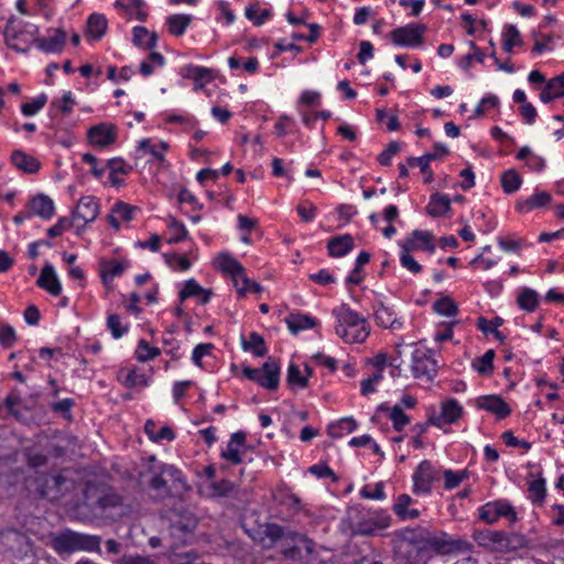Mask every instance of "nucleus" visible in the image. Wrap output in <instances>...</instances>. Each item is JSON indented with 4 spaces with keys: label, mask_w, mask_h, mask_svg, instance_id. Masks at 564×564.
Wrapping results in <instances>:
<instances>
[{
    "label": "nucleus",
    "mask_w": 564,
    "mask_h": 564,
    "mask_svg": "<svg viewBox=\"0 0 564 564\" xmlns=\"http://www.w3.org/2000/svg\"><path fill=\"white\" fill-rule=\"evenodd\" d=\"M503 51L511 53L513 47L522 44L521 34L518 28L513 24L507 25L502 32Z\"/></svg>",
    "instance_id": "46"
},
{
    "label": "nucleus",
    "mask_w": 564,
    "mask_h": 564,
    "mask_svg": "<svg viewBox=\"0 0 564 564\" xmlns=\"http://www.w3.org/2000/svg\"><path fill=\"white\" fill-rule=\"evenodd\" d=\"M197 523V518L192 512H182L171 520V534L186 543L187 536L194 532Z\"/></svg>",
    "instance_id": "16"
},
{
    "label": "nucleus",
    "mask_w": 564,
    "mask_h": 564,
    "mask_svg": "<svg viewBox=\"0 0 564 564\" xmlns=\"http://www.w3.org/2000/svg\"><path fill=\"white\" fill-rule=\"evenodd\" d=\"M437 361L433 351L425 347H415L411 356V372L414 378L431 382L437 375Z\"/></svg>",
    "instance_id": "10"
},
{
    "label": "nucleus",
    "mask_w": 564,
    "mask_h": 564,
    "mask_svg": "<svg viewBox=\"0 0 564 564\" xmlns=\"http://www.w3.org/2000/svg\"><path fill=\"white\" fill-rule=\"evenodd\" d=\"M413 499L408 494H401L397 497L392 510L401 521L414 520L421 516V511L416 508H411Z\"/></svg>",
    "instance_id": "27"
},
{
    "label": "nucleus",
    "mask_w": 564,
    "mask_h": 564,
    "mask_svg": "<svg viewBox=\"0 0 564 564\" xmlns=\"http://www.w3.org/2000/svg\"><path fill=\"white\" fill-rule=\"evenodd\" d=\"M169 229L172 232V236L167 240L169 243H178L187 238V229L185 225L176 219H172Z\"/></svg>",
    "instance_id": "59"
},
{
    "label": "nucleus",
    "mask_w": 564,
    "mask_h": 564,
    "mask_svg": "<svg viewBox=\"0 0 564 564\" xmlns=\"http://www.w3.org/2000/svg\"><path fill=\"white\" fill-rule=\"evenodd\" d=\"M235 288L237 290L239 297L246 296V294L249 292L259 294L263 290V288L258 282L249 279L246 275V269H243V274L239 276L238 285H235Z\"/></svg>",
    "instance_id": "50"
},
{
    "label": "nucleus",
    "mask_w": 564,
    "mask_h": 564,
    "mask_svg": "<svg viewBox=\"0 0 564 564\" xmlns=\"http://www.w3.org/2000/svg\"><path fill=\"white\" fill-rule=\"evenodd\" d=\"M426 25L409 23L391 31L390 37L395 46L417 47L423 43Z\"/></svg>",
    "instance_id": "11"
},
{
    "label": "nucleus",
    "mask_w": 564,
    "mask_h": 564,
    "mask_svg": "<svg viewBox=\"0 0 564 564\" xmlns=\"http://www.w3.org/2000/svg\"><path fill=\"white\" fill-rule=\"evenodd\" d=\"M236 489V486L232 481L228 479H220L217 481H212L208 486L209 492L207 494L210 498H221V497H230Z\"/></svg>",
    "instance_id": "45"
},
{
    "label": "nucleus",
    "mask_w": 564,
    "mask_h": 564,
    "mask_svg": "<svg viewBox=\"0 0 564 564\" xmlns=\"http://www.w3.org/2000/svg\"><path fill=\"white\" fill-rule=\"evenodd\" d=\"M159 147L161 150H159L156 145L152 144L150 139H142L138 143L139 150L149 152L155 160L162 162L164 161V152L167 150L169 145L166 142L161 141Z\"/></svg>",
    "instance_id": "55"
},
{
    "label": "nucleus",
    "mask_w": 564,
    "mask_h": 564,
    "mask_svg": "<svg viewBox=\"0 0 564 564\" xmlns=\"http://www.w3.org/2000/svg\"><path fill=\"white\" fill-rule=\"evenodd\" d=\"M101 538L74 531H65L55 539V549L58 552L73 553L76 551L100 553Z\"/></svg>",
    "instance_id": "6"
},
{
    "label": "nucleus",
    "mask_w": 564,
    "mask_h": 564,
    "mask_svg": "<svg viewBox=\"0 0 564 564\" xmlns=\"http://www.w3.org/2000/svg\"><path fill=\"white\" fill-rule=\"evenodd\" d=\"M75 405V400L72 398H65L63 400L52 402L50 409L54 413L61 414L66 420H72V409Z\"/></svg>",
    "instance_id": "58"
},
{
    "label": "nucleus",
    "mask_w": 564,
    "mask_h": 564,
    "mask_svg": "<svg viewBox=\"0 0 564 564\" xmlns=\"http://www.w3.org/2000/svg\"><path fill=\"white\" fill-rule=\"evenodd\" d=\"M354 239L348 234L336 236L327 242L328 253L334 258L346 256L354 249Z\"/></svg>",
    "instance_id": "32"
},
{
    "label": "nucleus",
    "mask_w": 564,
    "mask_h": 564,
    "mask_svg": "<svg viewBox=\"0 0 564 564\" xmlns=\"http://www.w3.org/2000/svg\"><path fill=\"white\" fill-rule=\"evenodd\" d=\"M107 328L115 339L121 338L129 330V325L122 323L120 315L110 314L107 317Z\"/></svg>",
    "instance_id": "53"
},
{
    "label": "nucleus",
    "mask_w": 564,
    "mask_h": 564,
    "mask_svg": "<svg viewBox=\"0 0 564 564\" xmlns=\"http://www.w3.org/2000/svg\"><path fill=\"white\" fill-rule=\"evenodd\" d=\"M285 323L292 334L314 328L317 325V321L314 317L301 313H291L285 318Z\"/></svg>",
    "instance_id": "34"
},
{
    "label": "nucleus",
    "mask_w": 564,
    "mask_h": 564,
    "mask_svg": "<svg viewBox=\"0 0 564 564\" xmlns=\"http://www.w3.org/2000/svg\"><path fill=\"white\" fill-rule=\"evenodd\" d=\"M475 405L479 410H485L495 414L498 419H506L511 414V408L498 394H487L478 397L475 400Z\"/></svg>",
    "instance_id": "17"
},
{
    "label": "nucleus",
    "mask_w": 564,
    "mask_h": 564,
    "mask_svg": "<svg viewBox=\"0 0 564 564\" xmlns=\"http://www.w3.org/2000/svg\"><path fill=\"white\" fill-rule=\"evenodd\" d=\"M495 351L487 350L481 357L473 361V368L482 376H489L494 371Z\"/></svg>",
    "instance_id": "47"
},
{
    "label": "nucleus",
    "mask_w": 564,
    "mask_h": 564,
    "mask_svg": "<svg viewBox=\"0 0 564 564\" xmlns=\"http://www.w3.org/2000/svg\"><path fill=\"white\" fill-rule=\"evenodd\" d=\"M434 311L443 316H455L458 313L456 303L449 296H443L433 304Z\"/></svg>",
    "instance_id": "56"
},
{
    "label": "nucleus",
    "mask_w": 564,
    "mask_h": 564,
    "mask_svg": "<svg viewBox=\"0 0 564 564\" xmlns=\"http://www.w3.org/2000/svg\"><path fill=\"white\" fill-rule=\"evenodd\" d=\"M212 290L204 289L200 286L195 279L186 280L183 289L178 293L181 302L189 297H198L199 304L205 305L212 299Z\"/></svg>",
    "instance_id": "24"
},
{
    "label": "nucleus",
    "mask_w": 564,
    "mask_h": 564,
    "mask_svg": "<svg viewBox=\"0 0 564 564\" xmlns=\"http://www.w3.org/2000/svg\"><path fill=\"white\" fill-rule=\"evenodd\" d=\"M500 183L506 194H513L520 189L522 177L514 169H510L502 173Z\"/></svg>",
    "instance_id": "44"
},
{
    "label": "nucleus",
    "mask_w": 564,
    "mask_h": 564,
    "mask_svg": "<svg viewBox=\"0 0 564 564\" xmlns=\"http://www.w3.org/2000/svg\"><path fill=\"white\" fill-rule=\"evenodd\" d=\"M395 564H427L435 554L470 552L471 543L451 539L446 533L432 534L423 528L405 527L390 533Z\"/></svg>",
    "instance_id": "1"
},
{
    "label": "nucleus",
    "mask_w": 564,
    "mask_h": 564,
    "mask_svg": "<svg viewBox=\"0 0 564 564\" xmlns=\"http://www.w3.org/2000/svg\"><path fill=\"white\" fill-rule=\"evenodd\" d=\"M47 102L46 94L42 93L32 101L21 105V112L24 117H32L40 112Z\"/></svg>",
    "instance_id": "54"
},
{
    "label": "nucleus",
    "mask_w": 564,
    "mask_h": 564,
    "mask_svg": "<svg viewBox=\"0 0 564 564\" xmlns=\"http://www.w3.org/2000/svg\"><path fill=\"white\" fill-rule=\"evenodd\" d=\"M383 378L381 370H376L372 375L361 381L360 392L362 395H368L376 391V384Z\"/></svg>",
    "instance_id": "62"
},
{
    "label": "nucleus",
    "mask_w": 564,
    "mask_h": 564,
    "mask_svg": "<svg viewBox=\"0 0 564 564\" xmlns=\"http://www.w3.org/2000/svg\"><path fill=\"white\" fill-rule=\"evenodd\" d=\"M503 324V319L499 316L494 318V328H489L488 319L485 317H478L476 326L477 328L482 332L485 335L492 334L495 338H497L500 341L505 340V336L501 332L498 330V327H500Z\"/></svg>",
    "instance_id": "51"
},
{
    "label": "nucleus",
    "mask_w": 564,
    "mask_h": 564,
    "mask_svg": "<svg viewBox=\"0 0 564 564\" xmlns=\"http://www.w3.org/2000/svg\"><path fill=\"white\" fill-rule=\"evenodd\" d=\"M391 521L392 519L390 516L359 521L355 527V533L362 536L375 535L378 530L389 528L391 525Z\"/></svg>",
    "instance_id": "28"
},
{
    "label": "nucleus",
    "mask_w": 564,
    "mask_h": 564,
    "mask_svg": "<svg viewBox=\"0 0 564 564\" xmlns=\"http://www.w3.org/2000/svg\"><path fill=\"white\" fill-rule=\"evenodd\" d=\"M75 100L72 91H66L61 99H54L51 101L48 108V115L51 118H55L58 112L68 115L73 111Z\"/></svg>",
    "instance_id": "41"
},
{
    "label": "nucleus",
    "mask_w": 564,
    "mask_h": 564,
    "mask_svg": "<svg viewBox=\"0 0 564 564\" xmlns=\"http://www.w3.org/2000/svg\"><path fill=\"white\" fill-rule=\"evenodd\" d=\"M288 383L291 386H299L301 388L307 387V377L301 373L300 368L295 364H290L288 368Z\"/></svg>",
    "instance_id": "61"
},
{
    "label": "nucleus",
    "mask_w": 564,
    "mask_h": 564,
    "mask_svg": "<svg viewBox=\"0 0 564 564\" xmlns=\"http://www.w3.org/2000/svg\"><path fill=\"white\" fill-rule=\"evenodd\" d=\"M173 329L166 330L162 337V343L164 346L169 347L165 352L170 355L173 360H178L182 357L178 351L181 343L173 337Z\"/></svg>",
    "instance_id": "57"
},
{
    "label": "nucleus",
    "mask_w": 564,
    "mask_h": 564,
    "mask_svg": "<svg viewBox=\"0 0 564 564\" xmlns=\"http://www.w3.org/2000/svg\"><path fill=\"white\" fill-rule=\"evenodd\" d=\"M83 506L98 519H113L123 506V497L105 482H88L83 494Z\"/></svg>",
    "instance_id": "2"
},
{
    "label": "nucleus",
    "mask_w": 564,
    "mask_h": 564,
    "mask_svg": "<svg viewBox=\"0 0 564 564\" xmlns=\"http://www.w3.org/2000/svg\"><path fill=\"white\" fill-rule=\"evenodd\" d=\"M149 486L161 497H166L173 492L187 490L186 479L183 473L173 465L161 464L158 471L151 477Z\"/></svg>",
    "instance_id": "4"
},
{
    "label": "nucleus",
    "mask_w": 564,
    "mask_h": 564,
    "mask_svg": "<svg viewBox=\"0 0 564 564\" xmlns=\"http://www.w3.org/2000/svg\"><path fill=\"white\" fill-rule=\"evenodd\" d=\"M241 347L245 351H252L256 357H263L268 351L264 338L257 332L250 333L249 339L241 336Z\"/></svg>",
    "instance_id": "39"
},
{
    "label": "nucleus",
    "mask_w": 564,
    "mask_h": 564,
    "mask_svg": "<svg viewBox=\"0 0 564 564\" xmlns=\"http://www.w3.org/2000/svg\"><path fill=\"white\" fill-rule=\"evenodd\" d=\"M373 315L379 327L391 330H400L403 327V321L398 317L393 307L386 305L381 301L373 305Z\"/></svg>",
    "instance_id": "20"
},
{
    "label": "nucleus",
    "mask_w": 564,
    "mask_h": 564,
    "mask_svg": "<svg viewBox=\"0 0 564 564\" xmlns=\"http://www.w3.org/2000/svg\"><path fill=\"white\" fill-rule=\"evenodd\" d=\"M123 384L130 389L134 387L147 386L148 379L144 373L138 372L135 369H131L124 377Z\"/></svg>",
    "instance_id": "64"
},
{
    "label": "nucleus",
    "mask_w": 564,
    "mask_h": 564,
    "mask_svg": "<svg viewBox=\"0 0 564 564\" xmlns=\"http://www.w3.org/2000/svg\"><path fill=\"white\" fill-rule=\"evenodd\" d=\"M451 208V199L447 195L435 193L432 194L426 205V212L432 217H442Z\"/></svg>",
    "instance_id": "36"
},
{
    "label": "nucleus",
    "mask_w": 564,
    "mask_h": 564,
    "mask_svg": "<svg viewBox=\"0 0 564 564\" xmlns=\"http://www.w3.org/2000/svg\"><path fill=\"white\" fill-rule=\"evenodd\" d=\"M29 206L33 215H36L43 219H51L55 213L54 202L44 194H39L33 197Z\"/></svg>",
    "instance_id": "31"
},
{
    "label": "nucleus",
    "mask_w": 564,
    "mask_h": 564,
    "mask_svg": "<svg viewBox=\"0 0 564 564\" xmlns=\"http://www.w3.org/2000/svg\"><path fill=\"white\" fill-rule=\"evenodd\" d=\"M440 477V471L430 460L421 462L412 476L414 494H431L433 484L438 481Z\"/></svg>",
    "instance_id": "13"
},
{
    "label": "nucleus",
    "mask_w": 564,
    "mask_h": 564,
    "mask_svg": "<svg viewBox=\"0 0 564 564\" xmlns=\"http://www.w3.org/2000/svg\"><path fill=\"white\" fill-rule=\"evenodd\" d=\"M66 43V32L62 29H55L50 37H36L35 44L44 53H59Z\"/></svg>",
    "instance_id": "26"
},
{
    "label": "nucleus",
    "mask_w": 564,
    "mask_h": 564,
    "mask_svg": "<svg viewBox=\"0 0 564 564\" xmlns=\"http://www.w3.org/2000/svg\"><path fill=\"white\" fill-rule=\"evenodd\" d=\"M437 159H440L438 153L430 152V153H426L419 158H414V156L409 158L408 165L410 167H416V166L422 167V174L425 175L424 182L431 183L433 180V172L430 167V162L437 160Z\"/></svg>",
    "instance_id": "42"
},
{
    "label": "nucleus",
    "mask_w": 564,
    "mask_h": 564,
    "mask_svg": "<svg viewBox=\"0 0 564 564\" xmlns=\"http://www.w3.org/2000/svg\"><path fill=\"white\" fill-rule=\"evenodd\" d=\"M464 409L456 399H448L441 404L440 413L429 416V422L437 427L456 423L463 415Z\"/></svg>",
    "instance_id": "15"
},
{
    "label": "nucleus",
    "mask_w": 564,
    "mask_h": 564,
    "mask_svg": "<svg viewBox=\"0 0 564 564\" xmlns=\"http://www.w3.org/2000/svg\"><path fill=\"white\" fill-rule=\"evenodd\" d=\"M39 29L34 24H26L25 26H15L9 22L4 29V42L7 46L18 53H26L30 50L31 43H35V35Z\"/></svg>",
    "instance_id": "9"
},
{
    "label": "nucleus",
    "mask_w": 564,
    "mask_h": 564,
    "mask_svg": "<svg viewBox=\"0 0 564 564\" xmlns=\"http://www.w3.org/2000/svg\"><path fill=\"white\" fill-rule=\"evenodd\" d=\"M552 202V196L547 192H534L530 197H520L516 203V210L521 214H528L534 209L547 206Z\"/></svg>",
    "instance_id": "22"
},
{
    "label": "nucleus",
    "mask_w": 564,
    "mask_h": 564,
    "mask_svg": "<svg viewBox=\"0 0 564 564\" xmlns=\"http://www.w3.org/2000/svg\"><path fill=\"white\" fill-rule=\"evenodd\" d=\"M11 162L15 167L29 174L36 173L41 167V163L37 159L21 150H14L12 152Z\"/></svg>",
    "instance_id": "33"
},
{
    "label": "nucleus",
    "mask_w": 564,
    "mask_h": 564,
    "mask_svg": "<svg viewBox=\"0 0 564 564\" xmlns=\"http://www.w3.org/2000/svg\"><path fill=\"white\" fill-rule=\"evenodd\" d=\"M389 419L392 422V426L395 431L401 432L410 423V417L406 415L401 408V404H394L390 409Z\"/></svg>",
    "instance_id": "52"
},
{
    "label": "nucleus",
    "mask_w": 564,
    "mask_h": 564,
    "mask_svg": "<svg viewBox=\"0 0 564 564\" xmlns=\"http://www.w3.org/2000/svg\"><path fill=\"white\" fill-rule=\"evenodd\" d=\"M161 350L158 347H152L145 339H140L138 341V347L135 350V358L140 362H147L153 360L158 356H160Z\"/></svg>",
    "instance_id": "49"
},
{
    "label": "nucleus",
    "mask_w": 564,
    "mask_h": 564,
    "mask_svg": "<svg viewBox=\"0 0 564 564\" xmlns=\"http://www.w3.org/2000/svg\"><path fill=\"white\" fill-rule=\"evenodd\" d=\"M518 306L525 312H534L539 306V297L536 291L530 288H523L518 297Z\"/></svg>",
    "instance_id": "43"
},
{
    "label": "nucleus",
    "mask_w": 564,
    "mask_h": 564,
    "mask_svg": "<svg viewBox=\"0 0 564 564\" xmlns=\"http://www.w3.org/2000/svg\"><path fill=\"white\" fill-rule=\"evenodd\" d=\"M413 250L402 249L400 253V263L403 268L413 274L422 272V265L410 254Z\"/></svg>",
    "instance_id": "60"
},
{
    "label": "nucleus",
    "mask_w": 564,
    "mask_h": 564,
    "mask_svg": "<svg viewBox=\"0 0 564 564\" xmlns=\"http://www.w3.org/2000/svg\"><path fill=\"white\" fill-rule=\"evenodd\" d=\"M308 471L315 475L317 478H330L334 482H337L339 479L334 470L325 463L311 466Z\"/></svg>",
    "instance_id": "63"
},
{
    "label": "nucleus",
    "mask_w": 564,
    "mask_h": 564,
    "mask_svg": "<svg viewBox=\"0 0 564 564\" xmlns=\"http://www.w3.org/2000/svg\"><path fill=\"white\" fill-rule=\"evenodd\" d=\"M242 373L250 381H254L268 390L273 391L279 387L280 365L272 357H269L261 368L243 367Z\"/></svg>",
    "instance_id": "8"
},
{
    "label": "nucleus",
    "mask_w": 564,
    "mask_h": 564,
    "mask_svg": "<svg viewBox=\"0 0 564 564\" xmlns=\"http://www.w3.org/2000/svg\"><path fill=\"white\" fill-rule=\"evenodd\" d=\"M400 247L406 250H423L429 253H434V236L430 231L415 229L409 237L400 242Z\"/></svg>",
    "instance_id": "18"
},
{
    "label": "nucleus",
    "mask_w": 564,
    "mask_h": 564,
    "mask_svg": "<svg viewBox=\"0 0 564 564\" xmlns=\"http://www.w3.org/2000/svg\"><path fill=\"white\" fill-rule=\"evenodd\" d=\"M478 519L488 524L496 523L499 519H505L509 524L518 521V513L513 505L507 499H497L488 501L478 509Z\"/></svg>",
    "instance_id": "7"
},
{
    "label": "nucleus",
    "mask_w": 564,
    "mask_h": 564,
    "mask_svg": "<svg viewBox=\"0 0 564 564\" xmlns=\"http://www.w3.org/2000/svg\"><path fill=\"white\" fill-rule=\"evenodd\" d=\"M36 284L39 288L47 291L53 296H57L62 292L61 282L55 273L53 265L50 263H46L42 268Z\"/></svg>",
    "instance_id": "23"
},
{
    "label": "nucleus",
    "mask_w": 564,
    "mask_h": 564,
    "mask_svg": "<svg viewBox=\"0 0 564 564\" xmlns=\"http://www.w3.org/2000/svg\"><path fill=\"white\" fill-rule=\"evenodd\" d=\"M124 264L118 260H110L102 264L101 278L105 284L120 276L124 272Z\"/></svg>",
    "instance_id": "48"
},
{
    "label": "nucleus",
    "mask_w": 564,
    "mask_h": 564,
    "mask_svg": "<svg viewBox=\"0 0 564 564\" xmlns=\"http://www.w3.org/2000/svg\"><path fill=\"white\" fill-rule=\"evenodd\" d=\"M217 269L231 276L234 285H238V279L243 274V265L227 252H221L216 260Z\"/></svg>",
    "instance_id": "25"
},
{
    "label": "nucleus",
    "mask_w": 564,
    "mask_h": 564,
    "mask_svg": "<svg viewBox=\"0 0 564 564\" xmlns=\"http://www.w3.org/2000/svg\"><path fill=\"white\" fill-rule=\"evenodd\" d=\"M246 433L238 431L231 434L230 440L225 451L221 452L220 456L231 465H239L242 463V456L240 447L246 445Z\"/></svg>",
    "instance_id": "21"
},
{
    "label": "nucleus",
    "mask_w": 564,
    "mask_h": 564,
    "mask_svg": "<svg viewBox=\"0 0 564 564\" xmlns=\"http://www.w3.org/2000/svg\"><path fill=\"white\" fill-rule=\"evenodd\" d=\"M87 138L91 145L106 148L116 141L117 128L111 123L102 122L93 126L87 132Z\"/></svg>",
    "instance_id": "19"
},
{
    "label": "nucleus",
    "mask_w": 564,
    "mask_h": 564,
    "mask_svg": "<svg viewBox=\"0 0 564 564\" xmlns=\"http://www.w3.org/2000/svg\"><path fill=\"white\" fill-rule=\"evenodd\" d=\"M333 314L337 319L336 334L346 343H364L369 336L367 321L349 305L341 304L334 308Z\"/></svg>",
    "instance_id": "3"
},
{
    "label": "nucleus",
    "mask_w": 564,
    "mask_h": 564,
    "mask_svg": "<svg viewBox=\"0 0 564 564\" xmlns=\"http://www.w3.org/2000/svg\"><path fill=\"white\" fill-rule=\"evenodd\" d=\"M192 21L193 17L191 14H171L166 18L167 30L174 36H182Z\"/></svg>",
    "instance_id": "38"
},
{
    "label": "nucleus",
    "mask_w": 564,
    "mask_h": 564,
    "mask_svg": "<svg viewBox=\"0 0 564 564\" xmlns=\"http://www.w3.org/2000/svg\"><path fill=\"white\" fill-rule=\"evenodd\" d=\"M561 97H564V73L549 79L540 93V99L544 104Z\"/></svg>",
    "instance_id": "29"
},
{
    "label": "nucleus",
    "mask_w": 564,
    "mask_h": 564,
    "mask_svg": "<svg viewBox=\"0 0 564 564\" xmlns=\"http://www.w3.org/2000/svg\"><path fill=\"white\" fill-rule=\"evenodd\" d=\"M137 210L138 207L119 200L113 205L111 214L108 215V223L111 227L118 230L120 228L119 219L130 221Z\"/></svg>",
    "instance_id": "30"
},
{
    "label": "nucleus",
    "mask_w": 564,
    "mask_h": 564,
    "mask_svg": "<svg viewBox=\"0 0 564 564\" xmlns=\"http://www.w3.org/2000/svg\"><path fill=\"white\" fill-rule=\"evenodd\" d=\"M99 215V203L98 199L94 196H84L82 197L75 210L72 214L73 221L76 223L78 220H83L84 224L82 226H77L76 234L80 235L82 230L85 228V225L88 223H93Z\"/></svg>",
    "instance_id": "14"
},
{
    "label": "nucleus",
    "mask_w": 564,
    "mask_h": 564,
    "mask_svg": "<svg viewBox=\"0 0 564 564\" xmlns=\"http://www.w3.org/2000/svg\"><path fill=\"white\" fill-rule=\"evenodd\" d=\"M473 538L479 546L495 552H506L514 547L511 536L500 530L475 531Z\"/></svg>",
    "instance_id": "12"
},
{
    "label": "nucleus",
    "mask_w": 564,
    "mask_h": 564,
    "mask_svg": "<svg viewBox=\"0 0 564 564\" xmlns=\"http://www.w3.org/2000/svg\"><path fill=\"white\" fill-rule=\"evenodd\" d=\"M546 480L542 474L528 484V498L534 506H542L546 498Z\"/></svg>",
    "instance_id": "35"
},
{
    "label": "nucleus",
    "mask_w": 564,
    "mask_h": 564,
    "mask_svg": "<svg viewBox=\"0 0 564 564\" xmlns=\"http://www.w3.org/2000/svg\"><path fill=\"white\" fill-rule=\"evenodd\" d=\"M356 429L357 422L349 416L332 422L327 427V433L332 438H340L345 434L352 433Z\"/></svg>",
    "instance_id": "40"
},
{
    "label": "nucleus",
    "mask_w": 564,
    "mask_h": 564,
    "mask_svg": "<svg viewBox=\"0 0 564 564\" xmlns=\"http://www.w3.org/2000/svg\"><path fill=\"white\" fill-rule=\"evenodd\" d=\"M107 25L108 22L104 14L93 13L87 20L86 35L98 41L105 35Z\"/></svg>",
    "instance_id": "37"
},
{
    "label": "nucleus",
    "mask_w": 564,
    "mask_h": 564,
    "mask_svg": "<svg viewBox=\"0 0 564 564\" xmlns=\"http://www.w3.org/2000/svg\"><path fill=\"white\" fill-rule=\"evenodd\" d=\"M269 535L279 543V547L285 557L296 560L302 556V550L312 552L313 542L304 534L284 530L280 525H273L269 530Z\"/></svg>",
    "instance_id": "5"
}]
</instances>
